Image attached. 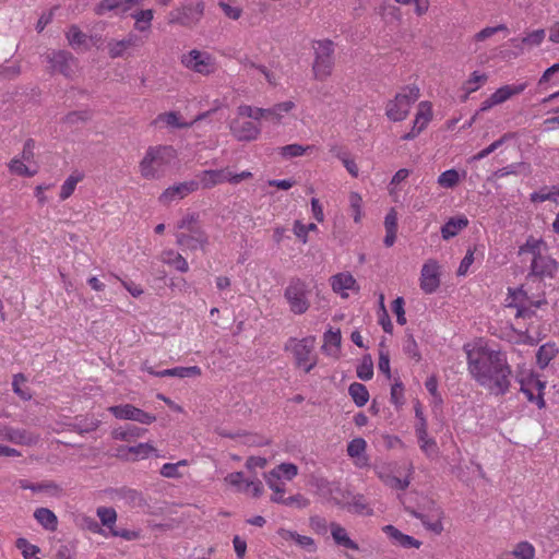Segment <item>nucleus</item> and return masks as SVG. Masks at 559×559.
Segmentation results:
<instances>
[{"label":"nucleus","instance_id":"1","mask_svg":"<svg viewBox=\"0 0 559 559\" xmlns=\"http://www.w3.org/2000/svg\"><path fill=\"white\" fill-rule=\"evenodd\" d=\"M471 377L495 395H504L511 386L512 369L504 352L493 349L481 341L465 347Z\"/></svg>","mask_w":559,"mask_h":559},{"label":"nucleus","instance_id":"2","mask_svg":"<svg viewBox=\"0 0 559 559\" xmlns=\"http://www.w3.org/2000/svg\"><path fill=\"white\" fill-rule=\"evenodd\" d=\"M175 158L173 146L158 145L150 146L143 159L140 162V173L145 179H156L164 167Z\"/></svg>","mask_w":559,"mask_h":559},{"label":"nucleus","instance_id":"3","mask_svg":"<svg viewBox=\"0 0 559 559\" xmlns=\"http://www.w3.org/2000/svg\"><path fill=\"white\" fill-rule=\"evenodd\" d=\"M311 288L299 277H292L284 290V298L294 314H304L311 306Z\"/></svg>","mask_w":559,"mask_h":559},{"label":"nucleus","instance_id":"4","mask_svg":"<svg viewBox=\"0 0 559 559\" xmlns=\"http://www.w3.org/2000/svg\"><path fill=\"white\" fill-rule=\"evenodd\" d=\"M419 88L416 85H407L397 93L394 99L388 102L385 115L389 120L403 121L411 109V106L419 98Z\"/></svg>","mask_w":559,"mask_h":559},{"label":"nucleus","instance_id":"5","mask_svg":"<svg viewBox=\"0 0 559 559\" xmlns=\"http://www.w3.org/2000/svg\"><path fill=\"white\" fill-rule=\"evenodd\" d=\"M314 46L312 71L316 80L324 81L334 67V44L330 39L318 40Z\"/></svg>","mask_w":559,"mask_h":559},{"label":"nucleus","instance_id":"6","mask_svg":"<svg viewBox=\"0 0 559 559\" xmlns=\"http://www.w3.org/2000/svg\"><path fill=\"white\" fill-rule=\"evenodd\" d=\"M204 3L201 0L191 1L169 13V24H179L186 27L194 26L203 16Z\"/></svg>","mask_w":559,"mask_h":559},{"label":"nucleus","instance_id":"7","mask_svg":"<svg viewBox=\"0 0 559 559\" xmlns=\"http://www.w3.org/2000/svg\"><path fill=\"white\" fill-rule=\"evenodd\" d=\"M46 60L51 73L58 72L66 78H72L75 73L78 60L68 50H53L46 55Z\"/></svg>","mask_w":559,"mask_h":559},{"label":"nucleus","instance_id":"8","mask_svg":"<svg viewBox=\"0 0 559 559\" xmlns=\"http://www.w3.org/2000/svg\"><path fill=\"white\" fill-rule=\"evenodd\" d=\"M109 412L118 419L133 420L140 424L150 425L156 420V416L135 407L132 404L115 405Z\"/></svg>","mask_w":559,"mask_h":559},{"label":"nucleus","instance_id":"9","mask_svg":"<svg viewBox=\"0 0 559 559\" xmlns=\"http://www.w3.org/2000/svg\"><path fill=\"white\" fill-rule=\"evenodd\" d=\"M0 439L19 445L32 447L38 443L39 435L26 429L3 426L0 428Z\"/></svg>","mask_w":559,"mask_h":559},{"label":"nucleus","instance_id":"10","mask_svg":"<svg viewBox=\"0 0 559 559\" xmlns=\"http://www.w3.org/2000/svg\"><path fill=\"white\" fill-rule=\"evenodd\" d=\"M559 263L547 254H537L533 257L531 262V271L528 276L538 277L540 280L545 277L554 278L558 272Z\"/></svg>","mask_w":559,"mask_h":559},{"label":"nucleus","instance_id":"11","mask_svg":"<svg viewBox=\"0 0 559 559\" xmlns=\"http://www.w3.org/2000/svg\"><path fill=\"white\" fill-rule=\"evenodd\" d=\"M440 285V273L437 261L429 260L423 267L420 273V288L426 294L435 293Z\"/></svg>","mask_w":559,"mask_h":559},{"label":"nucleus","instance_id":"12","mask_svg":"<svg viewBox=\"0 0 559 559\" xmlns=\"http://www.w3.org/2000/svg\"><path fill=\"white\" fill-rule=\"evenodd\" d=\"M181 62L187 68L201 74H210L214 70L211 57L199 50H191L188 55H183Z\"/></svg>","mask_w":559,"mask_h":559},{"label":"nucleus","instance_id":"13","mask_svg":"<svg viewBox=\"0 0 559 559\" xmlns=\"http://www.w3.org/2000/svg\"><path fill=\"white\" fill-rule=\"evenodd\" d=\"M431 105L428 102H421L418 105V111L416 114L412 130L402 136L404 141H411L415 139L431 120Z\"/></svg>","mask_w":559,"mask_h":559},{"label":"nucleus","instance_id":"14","mask_svg":"<svg viewBox=\"0 0 559 559\" xmlns=\"http://www.w3.org/2000/svg\"><path fill=\"white\" fill-rule=\"evenodd\" d=\"M143 45L142 38L133 33H130L121 40H110L107 45L108 55L110 58L124 57L127 50L130 48H136Z\"/></svg>","mask_w":559,"mask_h":559},{"label":"nucleus","instance_id":"15","mask_svg":"<svg viewBox=\"0 0 559 559\" xmlns=\"http://www.w3.org/2000/svg\"><path fill=\"white\" fill-rule=\"evenodd\" d=\"M313 343L314 338L306 337L298 341L293 349L297 366L304 367L306 372H310L316 366V361L308 364L313 349Z\"/></svg>","mask_w":559,"mask_h":559},{"label":"nucleus","instance_id":"16","mask_svg":"<svg viewBox=\"0 0 559 559\" xmlns=\"http://www.w3.org/2000/svg\"><path fill=\"white\" fill-rule=\"evenodd\" d=\"M199 187L197 181L181 182L167 188L159 197V202L163 204H169L174 200H180L195 191Z\"/></svg>","mask_w":559,"mask_h":559},{"label":"nucleus","instance_id":"17","mask_svg":"<svg viewBox=\"0 0 559 559\" xmlns=\"http://www.w3.org/2000/svg\"><path fill=\"white\" fill-rule=\"evenodd\" d=\"M230 132L238 141H252L260 134V128L252 121L235 119L230 122Z\"/></svg>","mask_w":559,"mask_h":559},{"label":"nucleus","instance_id":"18","mask_svg":"<svg viewBox=\"0 0 559 559\" xmlns=\"http://www.w3.org/2000/svg\"><path fill=\"white\" fill-rule=\"evenodd\" d=\"M142 370H145L150 374L159 377V378H164V377L190 378V377H198L201 374V369L198 366L175 367L171 369H164L160 371H155L153 369V367H151L146 362H144L142 366Z\"/></svg>","mask_w":559,"mask_h":559},{"label":"nucleus","instance_id":"19","mask_svg":"<svg viewBox=\"0 0 559 559\" xmlns=\"http://www.w3.org/2000/svg\"><path fill=\"white\" fill-rule=\"evenodd\" d=\"M176 243L183 249L188 250H197L202 249L209 245V236L207 234H198V236H191L186 234L185 231L176 233Z\"/></svg>","mask_w":559,"mask_h":559},{"label":"nucleus","instance_id":"20","mask_svg":"<svg viewBox=\"0 0 559 559\" xmlns=\"http://www.w3.org/2000/svg\"><path fill=\"white\" fill-rule=\"evenodd\" d=\"M382 530L394 544L404 548H419L421 545V542L402 533L393 525H385Z\"/></svg>","mask_w":559,"mask_h":559},{"label":"nucleus","instance_id":"21","mask_svg":"<svg viewBox=\"0 0 559 559\" xmlns=\"http://www.w3.org/2000/svg\"><path fill=\"white\" fill-rule=\"evenodd\" d=\"M66 37L69 41V45L75 50L81 49L86 51L91 48L90 41L92 40V37H88L76 25H71L68 28Z\"/></svg>","mask_w":559,"mask_h":559},{"label":"nucleus","instance_id":"22","mask_svg":"<svg viewBox=\"0 0 559 559\" xmlns=\"http://www.w3.org/2000/svg\"><path fill=\"white\" fill-rule=\"evenodd\" d=\"M527 82L514 85H503L491 94V100L498 105L502 104L510 99L512 96L521 94L527 87Z\"/></svg>","mask_w":559,"mask_h":559},{"label":"nucleus","instance_id":"23","mask_svg":"<svg viewBox=\"0 0 559 559\" xmlns=\"http://www.w3.org/2000/svg\"><path fill=\"white\" fill-rule=\"evenodd\" d=\"M468 219L466 216L451 217L442 227L441 236L444 240H448L456 236L463 228L467 227Z\"/></svg>","mask_w":559,"mask_h":559},{"label":"nucleus","instance_id":"24","mask_svg":"<svg viewBox=\"0 0 559 559\" xmlns=\"http://www.w3.org/2000/svg\"><path fill=\"white\" fill-rule=\"evenodd\" d=\"M200 183L204 189H210L218 183L227 181V171L219 170H204L199 175Z\"/></svg>","mask_w":559,"mask_h":559},{"label":"nucleus","instance_id":"25","mask_svg":"<svg viewBox=\"0 0 559 559\" xmlns=\"http://www.w3.org/2000/svg\"><path fill=\"white\" fill-rule=\"evenodd\" d=\"M326 492L330 496V500L335 506L343 509L347 507L350 492L343 488L340 484H328Z\"/></svg>","mask_w":559,"mask_h":559},{"label":"nucleus","instance_id":"26","mask_svg":"<svg viewBox=\"0 0 559 559\" xmlns=\"http://www.w3.org/2000/svg\"><path fill=\"white\" fill-rule=\"evenodd\" d=\"M144 432H146V429L140 428L135 425L128 424L124 427L115 429L112 431V437L116 440L131 442V441L135 440L136 438L141 437Z\"/></svg>","mask_w":559,"mask_h":559},{"label":"nucleus","instance_id":"27","mask_svg":"<svg viewBox=\"0 0 559 559\" xmlns=\"http://www.w3.org/2000/svg\"><path fill=\"white\" fill-rule=\"evenodd\" d=\"M34 518L40 525H43L44 528L51 532L56 531L58 520L56 514L51 510L47 508H38L34 512Z\"/></svg>","mask_w":559,"mask_h":559},{"label":"nucleus","instance_id":"28","mask_svg":"<svg viewBox=\"0 0 559 559\" xmlns=\"http://www.w3.org/2000/svg\"><path fill=\"white\" fill-rule=\"evenodd\" d=\"M344 509L359 515H372L373 511L369 508L362 495H354L348 498V504Z\"/></svg>","mask_w":559,"mask_h":559},{"label":"nucleus","instance_id":"29","mask_svg":"<svg viewBox=\"0 0 559 559\" xmlns=\"http://www.w3.org/2000/svg\"><path fill=\"white\" fill-rule=\"evenodd\" d=\"M331 533L333 539L337 545H341L347 549L358 550V545L348 537L346 530L342 527L340 524L332 523Z\"/></svg>","mask_w":559,"mask_h":559},{"label":"nucleus","instance_id":"30","mask_svg":"<svg viewBox=\"0 0 559 559\" xmlns=\"http://www.w3.org/2000/svg\"><path fill=\"white\" fill-rule=\"evenodd\" d=\"M324 344L322 349L329 355H336L341 347L342 335L341 331L329 330L323 335Z\"/></svg>","mask_w":559,"mask_h":559},{"label":"nucleus","instance_id":"31","mask_svg":"<svg viewBox=\"0 0 559 559\" xmlns=\"http://www.w3.org/2000/svg\"><path fill=\"white\" fill-rule=\"evenodd\" d=\"M558 349L555 344L546 343L542 345L536 354V362L540 369H545L548 364L556 357Z\"/></svg>","mask_w":559,"mask_h":559},{"label":"nucleus","instance_id":"32","mask_svg":"<svg viewBox=\"0 0 559 559\" xmlns=\"http://www.w3.org/2000/svg\"><path fill=\"white\" fill-rule=\"evenodd\" d=\"M162 261L166 264L173 265L177 271L186 273L189 271L187 260L174 250H166L162 253Z\"/></svg>","mask_w":559,"mask_h":559},{"label":"nucleus","instance_id":"33","mask_svg":"<svg viewBox=\"0 0 559 559\" xmlns=\"http://www.w3.org/2000/svg\"><path fill=\"white\" fill-rule=\"evenodd\" d=\"M278 534L286 540H288V539L295 540L299 546L308 549L309 551L316 550L314 540L309 536L299 535L296 532L284 530V528L280 530Z\"/></svg>","mask_w":559,"mask_h":559},{"label":"nucleus","instance_id":"34","mask_svg":"<svg viewBox=\"0 0 559 559\" xmlns=\"http://www.w3.org/2000/svg\"><path fill=\"white\" fill-rule=\"evenodd\" d=\"M348 393H349L350 397L353 399L354 403L358 407L365 406L369 400V392H368L366 385H364L359 382L352 383L348 388Z\"/></svg>","mask_w":559,"mask_h":559},{"label":"nucleus","instance_id":"35","mask_svg":"<svg viewBox=\"0 0 559 559\" xmlns=\"http://www.w3.org/2000/svg\"><path fill=\"white\" fill-rule=\"evenodd\" d=\"M356 280L349 273H338L331 278V285L335 293L352 289Z\"/></svg>","mask_w":559,"mask_h":559},{"label":"nucleus","instance_id":"36","mask_svg":"<svg viewBox=\"0 0 559 559\" xmlns=\"http://www.w3.org/2000/svg\"><path fill=\"white\" fill-rule=\"evenodd\" d=\"M267 474L275 477V479L284 477L287 480H292L298 474V467L294 463H281Z\"/></svg>","mask_w":559,"mask_h":559},{"label":"nucleus","instance_id":"37","mask_svg":"<svg viewBox=\"0 0 559 559\" xmlns=\"http://www.w3.org/2000/svg\"><path fill=\"white\" fill-rule=\"evenodd\" d=\"M271 501L274 503H281L289 507L295 506L298 509H302L309 506V500L301 493H297L288 498H284V496L273 495L271 497Z\"/></svg>","mask_w":559,"mask_h":559},{"label":"nucleus","instance_id":"38","mask_svg":"<svg viewBox=\"0 0 559 559\" xmlns=\"http://www.w3.org/2000/svg\"><path fill=\"white\" fill-rule=\"evenodd\" d=\"M19 484L22 489H29L34 492H39V491L57 492L59 490V486L53 481H44V483L33 484L26 479H21L19 481Z\"/></svg>","mask_w":559,"mask_h":559},{"label":"nucleus","instance_id":"39","mask_svg":"<svg viewBox=\"0 0 559 559\" xmlns=\"http://www.w3.org/2000/svg\"><path fill=\"white\" fill-rule=\"evenodd\" d=\"M294 107L295 104L290 100L276 104L272 108L264 109L265 118H272L275 122H278L283 114L290 111Z\"/></svg>","mask_w":559,"mask_h":559},{"label":"nucleus","instance_id":"40","mask_svg":"<svg viewBox=\"0 0 559 559\" xmlns=\"http://www.w3.org/2000/svg\"><path fill=\"white\" fill-rule=\"evenodd\" d=\"M357 377L360 380L368 381L373 377V362L370 355L362 357L356 369Z\"/></svg>","mask_w":559,"mask_h":559},{"label":"nucleus","instance_id":"41","mask_svg":"<svg viewBox=\"0 0 559 559\" xmlns=\"http://www.w3.org/2000/svg\"><path fill=\"white\" fill-rule=\"evenodd\" d=\"M404 353L415 361H419L421 359V355L415 341L413 334H406L403 343Z\"/></svg>","mask_w":559,"mask_h":559},{"label":"nucleus","instance_id":"42","mask_svg":"<svg viewBox=\"0 0 559 559\" xmlns=\"http://www.w3.org/2000/svg\"><path fill=\"white\" fill-rule=\"evenodd\" d=\"M83 178V175L76 174V175H70L67 180L61 186L60 190V199L67 200L75 190V187L79 181H81Z\"/></svg>","mask_w":559,"mask_h":559},{"label":"nucleus","instance_id":"43","mask_svg":"<svg viewBox=\"0 0 559 559\" xmlns=\"http://www.w3.org/2000/svg\"><path fill=\"white\" fill-rule=\"evenodd\" d=\"M411 514L420 520L421 523L431 532L436 533V534H440L443 530V526H442V523H441V520L440 518L438 516L436 520L433 521H430L429 518L420 512H417L415 510H412L411 511Z\"/></svg>","mask_w":559,"mask_h":559},{"label":"nucleus","instance_id":"44","mask_svg":"<svg viewBox=\"0 0 559 559\" xmlns=\"http://www.w3.org/2000/svg\"><path fill=\"white\" fill-rule=\"evenodd\" d=\"M460 182V174L455 169L443 171L438 177V185L442 188H454Z\"/></svg>","mask_w":559,"mask_h":559},{"label":"nucleus","instance_id":"45","mask_svg":"<svg viewBox=\"0 0 559 559\" xmlns=\"http://www.w3.org/2000/svg\"><path fill=\"white\" fill-rule=\"evenodd\" d=\"M280 154L284 158H293L302 156L307 151L311 150V146H302L300 144H288L278 148Z\"/></svg>","mask_w":559,"mask_h":559},{"label":"nucleus","instance_id":"46","mask_svg":"<svg viewBox=\"0 0 559 559\" xmlns=\"http://www.w3.org/2000/svg\"><path fill=\"white\" fill-rule=\"evenodd\" d=\"M519 382L521 384L520 390L526 395L527 400L530 402L536 403L538 408H543L545 406L544 395L539 393L535 395L534 390L526 383L525 378L519 379Z\"/></svg>","mask_w":559,"mask_h":559},{"label":"nucleus","instance_id":"47","mask_svg":"<svg viewBox=\"0 0 559 559\" xmlns=\"http://www.w3.org/2000/svg\"><path fill=\"white\" fill-rule=\"evenodd\" d=\"M133 17L136 21V23H135L136 29H139L140 32H144V31L148 29L151 26V22L153 20V10H151V9L141 10L140 12L134 14Z\"/></svg>","mask_w":559,"mask_h":559},{"label":"nucleus","instance_id":"48","mask_svg":"<svg viewBox=\"0 0 559 559\" xmlns=\"http://www.w3.org/2000/svg\"><path fill=\"white\" fill-rule=\"evenodd\" d=\"M511 136H512L511 133L503 134L500 139H498L497 141L492 142L489 146L485 147L484 150H481L480 152L475 154L472 157V160H480V159L487 157L489 154H491L496 150H498Z\"/></svg>","mask_w":559,"mask_h":559},{"label":"nucleus","instance_id":"49","mask_svg":"<svg viewBox=\"0 0 559 559\" xmlns=\"http://www.w3.org/2000/svg\"><path fill=\"white\" fill-rule=\"evenodd\" d=\"M518 559H533L535 557V548L528 542L519 543L512 551Z\"/></svg>","mask_w":559,"mask_h":559},{"label":"nucleus","instance_id":"50","mask_svg":"<svg viewBox=\"0 0 559 559\" xmlns=\"http://www.w3.org/2000/svg\"><path fill=\"white\" fill-rule=\"evenodd\" d=\"M9 169L12 174L23 177H33L37 173L36 170H31L22 160L17 158H13L10 162Z\"/></svg>","mask_w":559,"mask_h":559},{"label":"nucleus","instance_id":"51","mask_svg":"<svg viewBox=\"0 0 559 559\" xmlns=\"http://www.w3.org/2000/svg\"><path fill=\"white\" fill-rule=\"evenodd\" d=\"M97 515L104 526L111 528L117 520V513L112 508L100 507L97 509Z\"/></svg>","mask_w":559,"mask_h":559},{"label":"nucleus","instance_id":"52","mask_svg":"<svg viewBox=\"0 0 559 559\" xmlns=\"http://www.w3.org/2000/svg\"><path fill=\"white\" fill-rule=\"evenodd\" d=\"M545 38L544 29H536L527 34L525 37L521 39V45L514 44L515 47H522L524 45L527 46H538Z\"/></svg>","mask_w":559,"mask_h":559},{"label":"nucleus","instance_id":"53","mask_svg":"<svg viewBox=\"0 0 559 559\" xmlns=\"http://www.w3.org/2000/svg\"><path fill=\"white\" fill-rule=\"evenodd\" d=\"M91 119V112L88 110L71 111L62 119L64 123L76 124L79 122H85Z\"/></svg>","mask_w":559,"mask_h":559},{"label":"nucleus","instance_id":"54","mask_svg":"<svg viewBox=\"0 0 559 559\" xmlns=\"http://www.w3.org/2000/svg\"><path fill=\"white\" fill-rule=\"evenodd\" d=\"M418 443L420 449L428 455V456H436L438 454V444L435 439L427 437H424L423 439H418Z\"/></svg>","mask_w":559,"mask_h":559},{"label":"nucleus","instance_id":"55","mask_svg":"<svg viewBox=\"0 0 559 559\" xmlns=\"http://www.w3.org/2000/svg\"><path fill=\"white\" fill-rule=\"evenodd\" d=\"M543 243V240L539 239H535L533 237H530L526 242L520 247V250H519V253H524V252H531L533 254V257H536L537 254H542L540 252V245Z\"/></svg>","mask_w":559,"mask_h":559},{"label":"nucleus","instance_id":"56","mask_svg":"<svg viewBox=\"0 0 559 559\" xmlns=\"http://www.w3.org/2000/svg\"><path fill=\"white\" fill-rule=\"evenodd\" d=\"M316 229H317V225L314 223L304 225L301 222L296 221L294 224V233L304 243L307 242L308 231L316 230Z\"/></svg>","mask_w":559,"mask_h":559},{"label":"nucleus","instance_id":"57","mask_svg":"<svg viewBox=\"0 0 559 559\" xmlns=\"http://www.w3.org/2000/svg\"><path fill=\"white\" fill-rule=\"evenodd\" d=\"M404 299L403 297H397L392 302V311L396 316V322L400 325L406 324V317H405V310H404Z\"/></svg>","mask_w":559,"mask_h":559},{"label":"nucleus","instance_id":"58","mask_svg":"<svg viewBox=\"0 0 559 559\" xmlns=\"http://www.w3.org/2000/svg\"><path fill=\"white\" fill-rule=\"evenodd\" d=\"M366 449V441L362 438L352 440L347 445V454L352 457L359 456Z\"/></svg>","mask_w":559,"mask_h":559},{"label":"nucleus","instance_id":"59","mask_svg":"<svg viewBox=\"0 0 559 559\" xmlns=\"http://www.w3.org/2000/svg\"><path fill=\"white\" fill-rule=\"evenodd\" d=\"M522 168H525V164L524 163H516V164H511V165H508L503 168H500L498 170H496L492 176L495 178H502V177H506L508 175H516L521 171Z\"/></svg>","mask_w":559,"mask_h":559},{"label":"nucleus","instance_id":"60","mask_svg":"<svg viewBox=\"0 0 559 559\" xmlns=\"http://www.w3.org/2000/svg\"><path fill=\"white\" fill-rule=\"evenodd\" d=\"M75 544L73 542L62 544L57 548L56 558L57 559H72L75 555Z\"/></svg>","mask_w":559,"mask_h":559},{"label":"nucleus","instance_id":"61","mask_svg":"<svg viewBox=\"0 0 559 559\" xmlns=\"http://www.w3.org/2000/svg\"><path fill=\"white\" fill-rule=\"evenodd\" d=\"M121 10V0H102L96 9L95 12L98 15H103L104 13L112 10Z\"/></svg>","mask_w":559,"mask_h":559},{"label":"nucleus","instance_id":"62","mask_svg":"<svg viewBox=\"0 0 559 559\" xmlns=\"http://www.w3.org/2000/svg\"><path fill=\"white\" fill-rule=\"evenodd\" d=\"M199 225V215L195 213L187 214L176 225L177 229L189 230L191 227Z\"/></svg>","mask_w":559,"mask_h":559},{"label":"nucleus","instance_id":"63","mask_svg":"<svg viewBox=\"0 0 559 559\" xmlns=\"http://www.w3.org/2000/svg\"><path fill=\"white\" fill-rule=\"evenodd\" d=\"M350 207L354 211V221L358 223L361 216V203L362 199L357 192H350L349 194Z\"/></svg>","mask_w":559,"mask_h":559},{"label":"nucleus","instance_id":"64","mask_svg":"<svg viewBox=\"0 0 559 559\" xmlns=\"http://www.w3.org/2000/svg\"><path fill=\"white\" fill-rule=\"evenodd\" d=\"M154 451V447L151 445L150 443H140L138 445L129 448V452L133 454L135 457H146Z\"/></svg>","mask_w":559,"mask_h":559}]
</instances>
